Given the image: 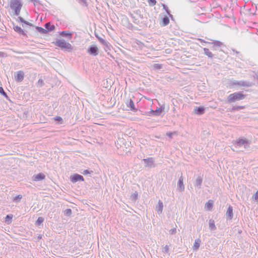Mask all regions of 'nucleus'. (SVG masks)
<instances>
[{"label": "nucleus", "mask_w": 258, "mask_h": 258, "mask_svg": "<svg viewBox=\"0 0 258 258\" xmlns=\"http://www.w3.org/2000/svg\"><path fill=\"white\" fill-rule=\"evenodd\" d=\"M246 97V95L244 94L242 92H237L230 94L227 97V102L229 103H233L237 101L244 99Z\"/></svg>", "instance_id": "obj_1"}, {"label": "nucleus", "mask_w": 258, "mask_h": 258, "mask_svg": "<svg viewBox=\"0 0 258 258\" xmlns=\"http://www.w3.org/2000/svg\"><path fill=\"white\" fill-rule=\"evenodd\" d=\"M10 7L12 10L15 11V14L16 16H19L22 7V4L19 0H11Z\"/></svg>", "instance_id": "obj_2"}, {"label": "nucleus", "mask_w": 258, "mask_h": 258, "mask_svg": "<svg viewBox=\"0 0 258 258\" xmlns=\"http://www.w3.org/2000/svg\"><path fill=\"white\" fill-rule=\"evenodd\" d=\"M54 44L61 49H66L69 50V51H71L73 49L71 44L67 42L64 39L57 40L54 43Z\"/></svg>", "instance_id": "obj_3"}, {"label": "nucleus", "mask_w": 258, "mask_h": 258, "mask_svg": "<svg viewBox=\"0 0 258 258\" xmlns=\"http://www.w3.org/2000/svg\"><path fill=\"white\" fill-rule=\"evenodd\" d=\"M87 52L91 55L96 56L99 54V50L96 45H91L88 48Z\"/></svg>", "instance_id": "obj_4"}, {"label": "nucleus", "mask_w": 258, "mask_h": 258, "mask_svg": "<svg viewBox=\"0 0 258 258\" xmlns=\"http://www.w3.org/2000/svg\"><path fill=\"white\" fill-rule=\"evenodd\" d=\"M70 179L73 183H75L79 181H84V178L83 176L77 173H75L71 176Z\"/></svg>", "instance_id": "obj_5"}, {"label": "nucleus", "mask_w": 258, "mask_h": 258, "mask_svg": "<svg viewBox=\"0 0 258 258\" xmlns=\"http://www.w3.org/2000/svg\"><path fill=\"white\" fill-rule=\"evenodd\" d=\"M143 161L145 164L146 167H148L150 168L155 167V165H154L155 160H154V159L152 157L148 158L146 159H143Z\"/></svg>", "instance_id": "obj_6"}, {"label": "nucleus", "mask_w": 258, "mask_h": 258, "mask_svg": "<svg viewBox=\"0 0 258 258\" xmlns=\"http://www.w3.org/2000/svg\"><path fill=\"white\" fill-rule=\"evenodd\" d=\"M177 189L180 191H183L184 190V185L183 184V177L182 176V174H181L179 178L178 181L177 182Z\"/></svg>", "instance_id": "obj_7"}, {"label": "nucleus", "mask_w": 258, "mask_h": 258, "mask_svg": "<svg viewBox=\"0 0 258 258\" xmlns=\"http://www.w3.org/2000/svg\"><path fill=\"white\" fill-rule=\"evenodd\" d=\"M125 104L128 108H130V110L133 111H136L137 109L135 108L134 101L130 99L126 100Z\"/></svg>", "instance_id": "obj_8"}, {"label": "nucleus", "mask_w": 258, "mask_h": 258, "mask_svg": "<svg viewBox=\"0 0 258 258\" xmlns=\"http://www.w3.org/2000/svg\"><path fill=\"white\" fill-rule=\"evenodd\" d=\"M226 219L227 220H231L233 217V208L231 206L229 205L227 211L226 213Z\"/></svg>", "instance_id": "obj_9"}, {"label": "nucleus", "mask_w": 258, "mask_h": 258, "mask_svg": "<svg viewBox=\"0 0 258 258\" xmlns=\"http://www.w3.org/2000/svg\"><path fill=\"white\" fill-rule=\"evenodd\" d=\"M237 146L241 147L242 145L244 146V148H246L249 146V143L246 139H239L236 142Z\"/></svg>", "instance_id": "obj_10"}, {"label": "nucleus", "mask_w": 258, "mask_h": 258, "mask_svg": "<svg viewBox=\"0 0 258 258\" xmlns=\"http://www.w3.org/2000/svg\"><path fill=\"white\" fill-rule=\"evenodd\" d=\"M205 112V108L203 106H196L194 108V113L198 115L203 114Z\"/></svg>", "instance_id": "obj_11"}, {"label": "nucleus", "mask_w": 258, "mask_h": 258, "mask_svg": "<svg viewBox=\"0 0 258 258\" xmlns=\"http://www.w3.org/2000/svg\"><path fill=\"white\" fill-rule=\"evenodd\" d=\"M164 107H159L157 108L155 110H151L150 111V114L153 116H159L160 115L162 112L163 111Z\"/></svg>", "instance_id": "obj_12"}, {"label": "nucleus", "mask_w": 258, "mask_h": 258, "mask_svg": "<svg viewBox=\"0 0 258 258\" xmlns=\"http://www.w3.org/2000/svg\"><path fill=\"white\" fill-rule=\"evenodd\" d=\"M95 36L97 38L99 41L103 45H104L106 48L109 49V47L110 45L108 42L104 40L103 38L99 37L98 35L95 34Z\"/></svg>", "instance_id": "obj_13"}, {"label": "nucleus", "mask_w": 258, "mask_h": 258, "mask_svg": "<svg viewBox=\"0 0 258 258\" xmlns=\"http://www.w3.org/2000/svg\"><path fill=\"white\" fill-rule=\"evenodd\" d=\"M45 177V175L42 173H38L33 176V180L35 181H40L44 179Z\"/></svg>", "instance_id": "obj_14"}, {"label": "nucleus", "mask_w": 258, "mask_h": 258, "mask_svg": "<svg viewBox=\"0 0 258 258\" xmlns=\"http://www.w3.org/2000/svg\"><path fill=\"white\" fill-rule=\"evenodd\" d=\"M24 73L23 71H20L17 72V75L15 76V80L17 82H21L23 80Z\"/></svg>", "instance_id": "obj_15"}, {"label": "nucleus", "mask_w": 258, "mask_h": 258, "mask_svg": "<svg viewBox=\"0 0 258 258\" xmlns=\"http://www.w3.org/2000/svg\"><path fill=\"white\" fill-rule=\"evenodd\" d=\"M203 182V178L201 176H199L195 183L194 185L195 186H197L199 189H200L201 188V185Z\"/></svg>", "instance_id": "obj_16"}, {"label": "nucleus", "mask_w": 258, "mask_h": 258, "mask_svg": "<svg viewBox=\"0 0 258 258\" xmlns=\"http://www.w3.org/2000/svg\"><path fill=\"white\" fill-rule=\"evenodd\" d=\"M169 23V19L168 16H164L160 22V25L162 26H167Z\"/></svg>", "instance_id": "obj_17"}, {"label": "nucleus", "mask_w": 258, "mask_h": 258, "mask_svg": "<svg viewBox=\"0 0 258 258\" xmlns=\"http://www.w3.org/2000/svg\"><path fill=\"white\" fill-rule=\"evenodd\" d=\"M44 27L45 30H47V32L49 31H52L54 30L55 26L53 25H51L50 23H46L44 25Z\"/></svg>", "instance_id": "obj_18"}, {"label": "nucleus", "mask_w": 258, "mask_h": 258, "mask_svg": "<svg viewBox=\"0 0 258 258\" xmlns=\"http://www.w3.org/2000/svg\"><path fill=\"white\" fill-rule=\"evenodd\" d=\"M60 35L64 37H67L69 39H71L72 37V33L68 31H64L60 32Z\"/></svg>", "instance_id": "obj_19"}, {"label": "nucleus", "mask_w": 258, "mask_h": 258, "mask_svg": "<svg viewBox=\"0 0 258 258\" xmlns=\"http://www.w3.org/2000/svg\"><path fill=\"white\" fill-rule=\"evenodd\" d=\"M14 29L16 32H17L20 35H22L24 36H25L26 35L23 29H22V28L18 26H15L14 27Z\"/></svg>", "instance_id": "obj_20"}, {"label": "nucleus", "mask_w": 258, "mask_h": 258, "mask_svg": "<svg viewBox=\"0 0 258 258\" xmlns=\"http://www.w3.org/2000/svg\"><path fill=\"white\" fill-rule=\"evenodd\" d=\"M163 208V203L160 200H159L158 202V204L156 207V210H157V212L158 213V214H161L162 213Z\"/></svg>", "instance_id": "obj_21"}, {"label": "nucleus", "mask_w": 258, "mask_h": 258, "mask_svg": "<svg viewBox=\"0 0 258 258\" xmlns=\"http://www.w3.org/2000/svg\"><path fill=\"white\" fill-rule=\"evenodd\" d=\"M201 242V240L199 238L195 240L193 246L194 250H197L199 248Z\"/></svg>", "instance_id": "obj_22"}, {"label": "nucleus", "mask_w": 258, "mask_h": 258, "mask_svg": "<svg viewBox=\"0 0 258 258\" xmlns=\"http://www.w3.org/2000/svg\"><path fill=\"white\" fill-rule=\"evenodd\" d=\"M209 228L211 230H215L216 229V227L215 224L214 220L210 219L209 221Z\"/></svg>", "instance_id": "obj_23"}, {"label": "nucleus", "mask_w": 258, "mask_h": 258, "mask_svg": "<svg viewBox=\"0 0 258 258\" xmlns=\"http://www.w3.org/2000/svg\"><path fill=\"white\" fill-rule=\"evenodd\" d=\"M0 94L5 97L7 100H9L10 102H12L9 96L7 95V93L4 91L3 87H0Z\"/></svg>", "instance_id": "obj_24"}, {"label": "nucleus", "mask_w": 258, "mask_h": 258, "mask_svg": "<svg viewBox=\"0 0 258 258\" xmlns=\"http://www.w3.org/2000/svg\"><path fill=\"white\" fill-rule=\"evenodd\" d=\"M239 86H244V87H250L251 86V84L248 81H240L239 83Z\"/></svg>", "instance_id": "obj_25"}, {"label": "nucleus", "mask_w": 258, "mask_h": 258, "mask_svg": "<svg viewBox=\"0 0 258 258\" xmlns=\"http://www.w3.org/2000/svg\"><path fill=\"white\" fill-rule=\"evenodd\" d=\"M204 54L207 55L209 57L212 58L213 57V53L210 51L209 49L207 48H204Z\"/></svg>", "instance_id": "obj_26"}, {"label": "nucleus", "mask_w": 258, "mask_h": 258, "mask_svg": "<svg viewBox=\"0 0 258 258\" xmlns=\"http://www.w3.org/2000/svg\"><path fill=\"white\" fill-rule=\"evenodd\" d=\"M36 29L38 32H39L41 34H46L47 32V30L40 27L36 26Z\"/></svg>", "instance_id": "obj_27"}, {"label": "nucleus", "mask_w": 258, "mask_h": 258, "mask_svg": "<svg viewBox=\"0 0 258 258\" xmlns=\"http://www.w3.org/2000/svg\"><path fill=\"white\" fill-rule=\"evenodd\" d=\"M138 198V194L137 191H135L134 193L132 194L131 196V199L132 201H136Z\"/></svg>", "instance_id": "obj_28"}, {"label": "nucleus", "mask_w": 258, "mask_h": 258, "mask_svg": "<svg viewBox=\"0 0 258 258\" xmlns=\"http://www.w3.org/2000/svg\"><path fill=\"white\" fill-rule=\"evenodd\" d=\"M44 221V218L42 217H39L38 218L37 221H36L35 224L37 226H39L41 224H42Z\"/></svg>", "instance_id": "obj_29"}, {"label": "nucleus", "mask_w": 258, "mask_h": 258, "mask_svg": "<svg viewBox=\"0 0 258 258\" xmlns=\"http://www.w3.org/2000/svg\"><path fill=\"white\" fill-rule=\"evenodd\" d=\"M162 6H163V9L166 11L167 14L169 16V17L172 18L173 16L170 14V11L168 9V7L166 5H165V4H163Z\"/></svg>", "instance_id": "obj_30"}, {"label": "nucleus", "mask_w": 258, "mask_h": 258, "mask_svg": "<svg viewBox=\"0 0 258 258\" xmlns=\"http://www.w3.org/2000/svg\"><path fill=\"white\" fill-rule=\"evenodd\" d=\"M22 196L21 195H19L14 198L13 201L16 203H18L22 199Z\"/></svg>", "instance_id": "obj_31"}, {"label": "nucleus", "mask_w": 258, "mask_h": 258, "mask_svg": "<svg viewBox=\"0 0 258 258\" xmlns=\"http://www.w3.org/2000/svg\"><path fill=\"white\" fill-rule=\"evenodd\" d=\"M72 213V210L71 209H67L64 211V214L67 216H71Z\"/></svg>", "instance_id": "obj_32"}, {"label": "nucleus", "mask_w": 258, "mask_h": 258, "mask_svg": "<svg viewBox=\"0 0 258 258\" xmlns=\"http://www.w3.org/2000/svg\"><path fill=\"white\" fill-rule=\"evenodd\" d=\"M153 67L154 69L155 70H160L162 68V64L159 63H154Z\"/></svg>", "instance_id": "obj_33"}, {"label": "nucleus", "mask_w": 258, "mask_h": 258, "mask_svg": "<svg viewBox=\"0 0 258 258\" xmlns=\"http://www.w3.org/2000/svg\"><path fill=\"white\" fill-rule=\"evenodd\" d=\"M148 3L150 6L153 7L156 4V0H148Z\"/></svg>", "instance_id": "obj_34"}, {"label": "nucleus", "mask_w": 258, "mask_h": 258, "mask_svg": "<svg viewBox=\"0 0 258 258\" xmlns=\"http://www.w3.org/2000/svg\"><path fill=\"white\" fill-rule=\"evenodd\" d=\"M244 108V107L243 106H233L232 110L233 111H234V110H240V109H242Z\"/></svg>", "instance_id": "obj_35"}, {"label": "nucleus", "mask_w": 258, "mask_h": 258, "mask_svg": "<svg viewBox=\"0 0 258 258\" xmlns=\"http://www.w3.org/2000/svg\"><path fill=\"white\" fill-rule=\"evenodd\" d=\"M93 171L92 170H89L88 169L84 170L83 172H81V173H82L84 175H87L88 174H91L93 173Z\"/></svg>", "instance_id": "obj_36"}, {"label": "nucleus", "mask_w": 258, "mask_h": 258, "mask_svg": "<svg viewBox=\"0 0 258 258\" xmlns=\"http://www.w3.org/2000/svg\"><path fill=\"white\" fill-rule=\"evenodd\" d=\"M213 43L215 46L220 47L223 44L219 41H214Z\"/></svg>", "instance_id": "obj_37"}, {"label": "nucleus", "mask_w": 258, "mask_h": 258, "mask_svg": "<svg viewBox=\"0 0 258 258\" xmlns=\"http://www.w3.org/2000/svg\"><path fill=\"white\" fill-rule=\"evenodd\" d=\"M205 206L208 209L210 210L213 207V204L209 202L206 203Z\"/></svg>", "instance_id": "obj_38"}, {"label": "nucleus", "mask_w": 258, "mask_h": 258, "mask_svg": "<svg viewBox=\"0 0 258 258\" xmlns=\"http://www.w3.org/2000/svg\"><path fill=\"white\" fill-rule=\"evenodd\" d=\"M162 251L164 253H168L169 252V246L168 245H166L163 249Z\"/></svg>", "instance_id": "obj_39"}, {"label": "nucleus", "mask_w": 258, "mask_h": 258, "mask_svg": "<svg viewBox=\"0 0 258 258\" xmlns=\"http://www.w3.org/2000/svg\"><path fill=\"white\" fill-rule=\"evenodd\" d=\"M12 215H7L6 217V222H7L9 223V220H11L12 219Z\"/></svg>", "instance_id": "obj_40"}, {"label": "nucleus", "mask_w": 258, "mask_h": 258, "mask_svg": "<svg viewBox=\"0 0 258 258\" xmlns=\"http://www.w3.org/2000/svg\"><path fill=\"white\" fill-rule=\"evenodd\" d=\"M169 232L171 235L175 234L176 233V228L171 229L169 230Z\"/></svg>", "instance_id": "obj_41"}, {"label": "nucleus", "mask_w": 258, "mask_h": 258, "mask_svg": "<svg viewBox=\"0 0 258 258\" xmlns=\"http://www.w3.org/2000/svg\"><path fill=\"white\" fill-rule=\"evenodd\" d=\"M38 84L40 85V86H42L44 85L43 80L41 79H40L38 81Z\"/></svg>", "instance_id": "obj_42"}, {"label": "nucleus", "mask_w": 258, "mask_h": 258, "mask_svg": "<svg viewBox=\"0 0 258 258\" xmlns=\"http://www.w3.org/2000/svg\"><path fill=\"white\" fill-rule=\"evenodd\" d=\"M31 1L33 3L34 6H36L38 4H40V1L39 0H31Z\"/></svg>", "instance_id": "obj_43"}, {"label": "nucleus", "mask_w": 258, "mask_h": 258, "mask_svg": "<svg viewBox=\"0 0 258 258\" xmlns=\"http://www.w3.org/2000/svg\"><path fill=\"white\" fill-rule=\"evenodd\" d=\"M253 198L256 201H258V191L256 192V193L253 195Z\"/></svg>", "instance_id": "obj_44"}, {"label": "nucleus", "mask_w": 258, "mask_h": 258, "mask_svg": "<svg viewBox=\"0 0 258 258\" xmlns=\"http://www.w3.org/2000/svg\"><path fill=\"white\" fill-rule=\"evenodd\" d=\"M17 21H19L22 23H25V20L21 17H18Z\"/></svg>", "instance_id": "obj_45"}, {"label": "nucleus", "mask_w": 258, "mask_h": 258, "mask_svg": "<svg viewBox=\"0 0 258 258\" xmlns=\"http://www.w3.org/2000/svg\"><path fill=\"white\" fill-rule=\"evenodd\" d=\"M7 55L5 52H0V57H4L6 56Z\"/></svg>", "instance_id": "obj_46"}, {"label": "nucleus", "mask_w": 258, "mask_h": 258, "mask_svg": "<svg viewBox=\"0 0 258 258\" xmlns=\"http://www.w3.org/2000/svg\"><path fill=\"white\" fill-rule=\"evenodd\" d=\"M174 134V133H172V132L167 133V136L170 138H172V137Z\"/></svg>", "instance_id": "obj_47"}, {"label": "nucleus", "mask_w": 258, "mask_h": 258, "mask_svg": "<svg viewBox=\"0 0 258 258\" xmlns=\"http://www.w3.org/2000/svg\"><path fill=\"white\" fill-rule=\"evenodd\" d=\"M55 120L59 122L60 121H62V119L61 117H60V116H57L55 118Z\"/></svg>", "instance_id": "obj_48"}, {"label": "nucleus", "mask_w": 258, "mask_h": 258, "mask_svg": "<svg viewBox=\"0 0 258 258\" xmlns=\"http://www.w3.org/2000/svg\"><path fill=\"white\" fill-rule=\"evenodd\" d=\"M24 23L26 24V25H27L30 26H33V25L31 23H29V22H27L26 21H25V23Z\"/></svg>", "instance_id": "obj_49"}, {"label": "nucleus", "mask_w": 258, "mask_h": 258, "mask_svg": "<svg viewBox=\"0 0 258 258\" xmlns=\"http://www.w3.org/2000/svg\"><path fill=\"white\" fill-rule=\"evenodd\" d=\"M81 2L83 3V4H85L86 6H87V2L86 0H80Z\"/></svg>", "instance_id": "obj_50"}, {"label": "nucleus", "mask_w": 258, "mask_h": 258, "mask_svg": "<svg viewBox=\"0 0 258 258\" xmlns=\"http://www.w3.org/2000/svg\"><path fill=\"white\" fill-rule=\"evenodd\" d=\"M239 81H236V82H234L233 84L234 85H239Z\"/></svg>", "instance_id": "obj_51"}, {"label": "nucleus", "mask_w": 258, "mask_h": 258, "mask_svg": "<svg viewBox=\"0 0 258 258\" xmlns=\"http://www.w3.org/2000/svg\"><path fill=\"white\" fill-rule=\"evenodd\" d=\"M232 51L234 52H235V53L237 54H238L239 53V51H237L235 50V49H232Z\"/></svg>", "instance_id": "obj_52"}, {"label": "nucleus", "mask_w": 258, "mask_h": 258, "mask_svg": "<svg viewBox=\"0 0 258 258\" xmlns=\"http://www.w3.org/2000/svg\"><path fill=\"white\" fill-rule=\"evenodd\" d=\"M199 40H200L201 42H205V41L204 40H202V39H200Z\"/></svg>", "instance_id": "obj_53"}]
</instances>
